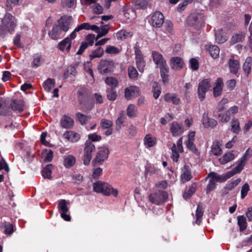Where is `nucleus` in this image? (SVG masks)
<instances>
[{
	"label": "nucleus",
	"instance_id": "obj_1",
	"mask_svg": "<svg viewBox=\"0 0 252 252\" xmlns=\"http://www.w3.org/2000/svg\"><path fill=\"white\" fill-rule=\"evenodd\" d=\"M93 186L94 191L97 193H101L106 196L111 195L115 197L118 196V190L106 182L98 181L94 183Z\"/></svg>",
	"mask_w": 252,
	"mask_h": 252
},
{
	"label": "nucleus",
	"instance_id": "obj_2",
	"mask_svg": "<svg viewBox=\"0 0 252 252\" xmlns=\"http://www.w3.org/2000/svg\"><path fill=\"white\" fill-rule=\"evenodd\" d=\"M168 198V193L164 191H159L151 193L148 196L149 200L153 204L160 205L166 202Z\"/></svg>",
	"mask_w": 252,
	"mask_h": 252
},
{
	"label": "nucleus",
	"instance_id": "obj_3",
	"mask_svg": "<svg viewBox=\"0 0 252 252\" xmlns=\"http://www.w3.org/2000/svg\"><path fill=\"white\" fill-rule=\"evenodd\" d=\"M2 27L10 32H12L16 27V20L10 13H6L1 20Z\"/></svg>",
	"mask_w": 252,
	"mask_h": 252
},
{
	"label": "nucleus",
	"instance_id": "obj_4",
	"mask_svg": "<svg viewBox=\"0 0 252 252\" xmlns=\"http://www.w3.org/2000/svg\"><path fill=\"white\" fill-rule=\"evenodd\" d=\"M115 66V63L112 60H101L97 66V69L101 74H105L113 71Z\"/></svg>",
	"mask_w": 252,
	"mask_h": 252
},
{
	"label": "nucleus",
	"instance_id": "obj_5",
	"mask_svg": "<svg viewBox=\"0 0 252 252\" xmlns=\"http://www.w3.org/2000/svg\"><path fill=\"white\" fill-rule=\"evenodd\" d=\"M95 150V145L90 140H87L85 143L84 149V164L89 165L92 158V153Z\"/></svg>",
	"mask_w": 252,
	"mask_h": 252
},
{
	"label": "nucleus",
	"instance_id": "obj_6",
	"mask_svg": "<svg viewBox=\"0 0 252 252\" xmlns=\"http://www.w3.org/2000/svg\"><path fill=\"white\" fill-rule=\"evenodd\" d=\"M69 203L64 199H62L59 201L58 209L61 214V217L65 221H70L71 217L67 213L69 211L67 207Z\"/></svg>",
	"mask_w": 252,
	"mask_h": 252
},
{
	"label": "nucleus",
	"instance_id": "obj_7",
	"mask_svg": "<svg viewBox=\"0 0 252 252\" xmlns=\"http://www.w3.org/2000/svg\"><path fill=\"white\" fill-rule=\"evenodd\" d=\"M73 23V19L70 16H62L58 21L57 26L65 33Z\"/></svg>",
	"mask_w": 252,
	"mask_h": 252
},
{
	"label": "nucleus",
	"instance_id": "obj_8",
	"mask_svg": "<svg viewBox=\"0 0 252 252\" xmlns=\"http://www.w3.org/2000/svg\"><path fill=\"white\" fill-rule=\"evenodd\" d=\"M134 48L137 67L140 72H143L145 66L146 62L139 47L136 45Z\"/></svg>",
	"mask_w": 252,
	"mask_h": 252
},
{
	"label": "nucleus",
	"instance_id": "obj_9",
	"mask_svg": "<svg viewBox=\"0 0 252 252\" xmlns=\"http://www.w3.org/2000/svg\"><path fill=\"white\" fill-rule=\"evenodd\" d=\"M188 22L189 25L194 26L195 28L199 29L203 25V16L200 13L192 14L189 17Z\"/></svg>",
	"mask_w": 252,
	"mask_h": 252
},
{
	"label": "nucleus",
	"instance_id": "obj_10",
	"mask_svg": "<svg viewBox=\"0 0 252 252\" xmlns=\"http://www.w3.org/2000/svg\"><path fill=\"white\" fill-rule=\"evenodd\" d=\"M210 80L208 79H203L200 82L198 88V94L200 100L202 101L205 97V94L210 87Z\"/></svg>",
	"mask_w": 252,
	"mask_h": 252
},
{
	"label": "nucleus",
	"instance_id": "obj_11",
	"mask_svg": "<svg viewBox=\"0 0 252 252\" xmlns=\"http://www.w3.org/2000/svg\"><path fill=\"white\" fill-rule=\"evenodd\" d=\"M109 154L108 147L102 146L99 148V151L94 158V161L99 164H102L104 160L107 159Z\"/></svg>",
	"mask_w": 252,
	"mask_h": 252
},
{
	"label": "nucleus",
	"instance_id": "obj_12",
	"mask_svg": "<svg viewBox=\"0 0 252 252\" xmlns=\"http://www.w3.org/2000/svg\"><path fill=\"white\" fill-rule=\"evenodd\" d=\"M140 93L139 88L136 86H130L125 89V97L127 100H131L137 97Z\"/></svg>",
	"mask_w": 252,
	"mask_h": 252
},
{
	"label": "nucleus",
	"instance_id": "obj_13",
	"mask_svg": "<svg viewBox=\"0 0 252 252\" xmlns=\"http://www.w3.org/2000/svg\"><path fill=\"white\" fill-rule=\"evenodd\" d=\"M164 22V16L159 11L154 13L152 16V24L154 27H160Z\"/></svg>",
	"mask_w": 252,
	"mask_h": 252
},
{
	"label": "nucleus",
	"instance_id": "obj_14",
	"mask_svg": "<svg viewBox=\"0 0 252 252\" xmlns=\"http://www.w3.org/2000/svg\"><path fill=\"white\" fill-rule=\"evenodd\" d=\"M170 130L173 136H179L184 132L183 125L177 122H173L170 126Z\"/></svg>",
	"mask_w": 252,
	"mask_h": 252
},
{
	"label": "nucleus",
	"instance_id": "obj_15",
	"mask_svg": "<svg viewBox=\"0 0 252 252\" xmlns=\"http://www.w3.org/2000/svg\"><path fill=\"white\" fill-rule=\"evenodd\" d=\"M63 136L64 139L71 143L77 142L81 138L79 133L71 130L65 132Z\"/></svg>",
	"mask_w": 252,
	"mask_h": 252
},
{
	"label": "nucleus",
	"instance_id": "obj_16",
	"mask_svg": "<svg viewBox=\"0 0 252 252\" xmlns=\"http://www.w3.org/2000/svg\"><path fill=\"white\" fill-rule=\"evenodd\" d=\"M65 34L57 25L54 26L52 30L48 32L49 36L53 40H57L61 38L64 36Z\"/></svg>",
	"mask_w": 252,
	"mask_h": 252
},
{
	"label": "nucleus",
	"instance_id": "obj_17",
	"mask_svg": "<svg viewBox=\"0 0 252 252\" xmlns=\"http://www.w3.org/2000/svg\"><path fill=\"white\" fill-rule=\"evenodd\" d=\"M152 56L154 63L159 67L167 65L165 60L162 55L158 51L152 52Z\"/></svg>",
	"mask_w": 252,
	"mask_h": 252
},
{
	"label": "nucleus",
	"instance_id": "obj_18",
	"mask_svg": "<svg viewBox=\"0 0 252 252\" xmlns=\"http://www.w3.org/2000/svg\"><path fill=\"white\" fill-rule=\"evenodd\" d=\"M202 124L206 128H214L217 125V122L214 119L209 118L207 114L204 113L202 118Z\"/></svg>",
	"mask_w": 252,
	"mask_h": 252
},
{
	"label": "nucleus",
	"instance_id": "obj_19",
	"mask_svg": "<svg viewBox=\"0 0 252 252\" xmlns=\"http://www.w3.org/2000/svg\"><path fill=\"white\" fill-rule=\"evenodd\" d=\"M245 161L242 162V160L240 159L238 164L232 170L226 173V178H230L236 174L240 173L244 169L245 165Z\"/></svg>",
	"mask_w": 252,
	"mask_h": 252
},
{
	"label": "nucleus",
	"instance_id": "obj_20",
	"mask_svg": "<svg viewBox=\"0 0 252 252\" xmlns=\"http://www.w3.org/2000/svg\"><path fill=\"white\" fill-rule=\"evenodd\" d=\"M71 46V41L68 38H65L58 44V48L62 51H67L68 52L70 50Z\"/></svg>",
	"mask_w": 252,
	"mask_h": 252
},
{
	"label": "nucleus",
	"instance_id": "obj_21",
	"mask_svg": "<svg viewBox=\"0 0 252 252\" xmlns=\"http://www.w3.org/2000/svg\"><path fill=\"white\" fill-rule=\"evenodd\" d=\"M61 124L63 128H71L74 125V120L71 118L64 115L61 120Z\"/></svg>",
	"mask_w": 252,
	"mask_h": 252
},
{
	"label": "nucleus",
	"instance_id": "obj_22",
	"mask_svg": "<svg viewBox=\"0 0 252 252\" xmlns=\"http://www.w3.org/2000/svg\"><path fill=\"white\" fill-rule=\"evenodd\" d=\"M229 68L231 73L236 74L240 68V63L237 60H234V57H232L229 61Z\"/></svg>",
	"mask_w": 252,
	"mask_h": 252
},
{
	"label": "nucleus",
	"instance_id": "obj_23",
	"mask_svg": "<svg viewBox=\"0 0 252 252\" xmlns=\"http://www.w3.org/2000/svg\"><path fill=\"white\" fill-rule=\"evenodd\" d=\"M157 138L152 136L151 134H147L144 139V144L146 148L154 147L157 144Z\"/></svg>",
	"mask_w": 252,
	"mask_h": 252
},
{
	"label": "nucleus",
	"instance_id": "obj_24",
	"mask_svg": "<svg viewBox=\"0 0 252 252\" xmlns=\"http://www.w3.org/2000/svg\"><path fill=\"white\" fill-rule=\"evenodd\" d=\"M208 178H210V180H212V181H214L215 183H216V182H224L228 179L226 178V174L223 176H220L214 172H210L208 175L206 180Z\"/></svg>",
	"mask_w": 252,
	"mask_h": 252
},
{
	"label": "nucleus",
	"instance_id": "obj_25",
	"mask_svg": "<svg viewBox=\"0 0 252 252\" xmlns=\"http://www.w3.org/2000/svg\"><path fill=\"white\" fill-rule=\"evenodd\" d=\"M76 162V158L71 155H68L64 156L63 163L64 166L69 168L72 167Z\"/></svg>",
	"mask_w": 252,
	"mask_h": 252
},
{
	"label": "nucleus",
	"instance_id": "obj_26",
	"mask_svg": "<svg viewBox=\"0 0 252 252\" xmlns=\"http://www.w3.org/2000/svg\"><path fill=\"white\" fill-rule=\"evenodd\" d=\"M171 64L173 69H178L183 67L184 61L180 57H173L171 59Z\"/></svg>",
	"mask_w": 252,
	"mask_h": 252
},
{
	"label": "nucleus",
	"instance_id": "obj_27",
	"mask_svg": "<svg viewBox=\"0 0 252 252\" xmlns=\"http://www.w3.org/2000/svg\"><path fill=\"white\" fill-rule=\"evenodd\" d=\"M11 107L14 111L21 112L24 110V101L21 100H14L11 103Z\"/></svg>",
	"mask_w": 252,
	"mask_h": 252
},
{
	"label": "nucleus",
	"instance_id": "obj_28",
	"mask_svg": "<svg viewBox=\"0 0 252 252\" xmlns=\"http://www.w3.org/2000/svg\"><path fill=\"white\" fill-rule=\"evenodd\" d=\"M44 62V59L42 56L39 54H36L33 55V61L31 64V66L36 68L40 66Z\"/></svg>",
	"mask_w": 252,
	"mask_h": 252
},
{
	"label": "nucleus",
	"instance_id": "obj_29",
	"mask_svg": "<svg viewBox=\"0 0 252 252\" xmlns=\"http://www.w3.org/2000/svg\"><path fill=\"white\" fill-rule=\"evenodd\" d=\"M223 82L221 78H218L216 82V86L214 88V95L217 97L221 94Z\"/></svg>",
	"mask_w": 252,
	"mask_h": 252
},
{
	"label": "nucleus",
	"instance_id": "obj_30",
	"mask_svg": "<svg viewBox=\"0 0 252 252\" xmlns=\"http://www.w3.org/2000/svg\"><path fill=\"white\" fill-rule=\"evenodd\" d=\"M164 99L166 102H172L176 105H178L180 103V99L177 97L175 94L167 93L164 95Z\"/></svg>",
	"mask_w": 252,
	"mask_h": 252
},
{
	"label": "nucleus",
	"instance_id": "obj_31",
	"mask_svg": "<svg viewBox=\"0 0 252 252\" xmlns=\"http://www.w3.org/2000/svg\"><path fill=\"white\" fill-rule=\"evenodd\" d=\"M159 68L160 71V76L162 78V82L164 84H165L168 82L169 68L167 65H166Z\"/></svg>",
	"mask_w": 252,
	"mask_h": 252
},
{
	"label": "nucleus",
	"instance_id": "obj_32",
	"mask_svg": "<svg viewBox=\"0 0 252 252\" xmlns=\"http://www.w3.org/2000/svg\"><path fill=\"white\" fill-rule=\"evenodd\" d=\"M216 40L219 43H222L227 39V36L224 34L222 29L218 30L215 32Z\"/></svg>",
	"mask_w": 252,
	"mask_h": 252
},
{
	"label": "nucleus",
	"instance_id": "obj_33",
	"mask_svg": "<svg viewBox=\"0 0 252 252\" xmlns=\"http://www.w3.org/2000/svg\"><path fill=\"white\" fill-rule=\"evenodd\" d=\"M231 130L234 133L238 134L241 130L239 121L238 119H234L231 123Z\"/></svg>",
	"mask_w": 252,
	"mask_h": 252
},
{
	"label": "nucleus",
	"instance_id": "obj_34",
	"mask_svg": "<svg viewBox=\"0 0 252 252\" xmlns=\"http://www.w3.org/2000/svg\"><path fill=\"white\" fill-rule=\"evenodd\" d=\"M105 83L110 86V89H114L118 85V81L113 77H107L105 79Z\"/></svg>",
	"mask_w": 252,
	"mask_h": 252
},
{
	"label": "nucleus",
	"instance_id": "obj_35",
	"mask_svg": "<svg viewBox=\"0 0 252 252\" xmlns=\"http://www.w3.org/2000/svg\"><path fill=\"white\" fill-rule=\"evenodd\" d=\"M55 85V80L51 78H48L44 81L43 86L45 91L47 92H50L51 90L54 87Z\"/></svg>",
	"mask_w": 252,
	"mask_h": 252
},
{
	"label": "nucleus",
	"instance_id": "obj_36",
	"mask_svg": "<svg viewBox=\"0 0 252 252\" xmlns=\"http://www.w3.org/2000/svg\"><path fill=\"white\" fill-rule=\"evenodd\" d=\"M245 38V35L242 32L234 34L230 40L231 44H234L238 42H242Z\"/></svg>",
	"mask_w": 252,
	"mask_h": 252
},
{
	"label": "nucleus",
	"instance_id": "obj_37",
	"mask_svg": "<svg viewBox=\"0 0 252 252\" xmlns=\"http://www.w3.org/2000/svg\"><path fill=\"white\" fill-rule=\"evenodd\" d=\"M186 145L187 148L193 153H194L195 155H199L200 153L197 149L195 144L194 143V141H187L186 142Z\"/></svg>",
	"mask_w": 252,
	"mask_h": 252
},
{
	"label": "nucleus",
	"instance_id": "obj_38",
	"mask_svg": "<svg viewBox=\"0 0 252 252\" xmlns=\"http://www.w3.org/2000/svg\"><path fill=\"white\" fill-rule=\"evenodd\" d=\"M238 224L241 231H244L247 226L246 219L244 216H239L237 217Z\"/></svg>",
	"mask_w": 252,
	"mask_h": 252
},
{
	"label": "nucleus",
	"instance_id": "obj_39",
	"mask_svg": "<svg viewBox=\"0 0 252 252\" xmlns=\"http://www.w3.org/2000/svg\"><path fill=\"white\" fill-rule=\"evenodd\" d=\"M203 215V207L201 205L198 204L195 213L196 223L197 224H199L200 223Z\"/></svg>",
	"mask_w": 252,
	"mask_h": 252
},
{
	"label": "nucleus",
	"instance_id": "obj_40",
	"mask_svg": "<svg viewBox=\"0 0 252 252\" xmlns=\"http://www.w3.org/2000/svg\"><path fill=\"white\" fill-rule=\"evenodd\" d=\"M76 117L77 120L80 122L82 125H85L91 119L90 116H87L79 112L76 114Z\"/></svg>",
	"mask_w": 252,
	"mask_h": 252
},
{
	"label": "nucleus",
	"instance_id": "obj_41",
	"mask_svg": "<svg viewBox=\"0 0 252 252\" xmlns=\"http://www.w3.org/2000/svg\"><path fill=\"white\" fill-rule=\"evenodd\" d=\"M252 58L248 57L246 58L245 62L243 64V69L248 76L251 71Z\"/></svg>",
	"mask_w": 252,
	"mask_h": 252
},
{
	"label": "nucleus",
	"instance_id": "obj_42",
	"mask_svg": "<svg viewBox=\"0 0 252 252\" xmlns=\"http://www.w3.org/2000/svg\"><path fill=\"white\" fill-rule=\"evenodd\" d=\"M132 34L130 32H128L125 30H122L118 32L116 34L117 39L123 40L126 38L131 37Z\"/></svg>",
	"mask_w": 252,
	"mask_h": 252
},
{
	"label": "nucleus",
	"instance_id": "obj_43",
	"mask_svg": "<svg viewBox=\"0 0 252 252\" xmlns=\"http://www.w3.org/2000/svg\"><path fill=\"white\" fill-rule=\"evenodd\" d=\"M104 53V50L101 47H98L96 50L93 51L90 55L89 57L91 60L95 58H100L102 56Z\"/></svg>",
	"mask_w": 252,
	"mask_h": 252
},
{
	"label": "nucleus",
	"instance_id": "obj_44",
	"mask_svg": "<svg viewBox=\"0 0 252 252\" xmlns=\"http://www.w3.org/2000/svg\"><path fill=\"white\" fill-rule=\"evenodd\" d=\"M234 158V155L232 153H227L223 155L222 158L220 159V162L221 164H225Z\"/></svg>",
	"mask_w": 252,
	"mask_h": 252
},
{
	"label": "nucleus",
	"instance_id": "obj_45",
	"mask_svg": "<svg viewBox=\"0 0 252 252\" xmlns=\"http://www.w3.org/2000/svg\"><path fill=\"white\" fill-rule=\"evenodd\" d=\"M53 166L50 164L47 165L42 171V175L44 178L50 179L51 177Z\"/></svg>",
	"mask_w": 252,
	"mask_h": 252
},
{
	"label": "nucleus",
	"instance_id": "obj_46",
	"mask_svg": "<svg viewBox=\"0 0 252 252\" xmlns=\"http://www.w3.org/2000/svg\"><path fill=\"white\" fill-rule=\"evenodd\" d=\"M121 51V49L112 45H107L105 49V52L108 54H118Z\"/></svg>",
	"mask_w": 252,
	"mask_h": 252
},
{
	"label": "nucleus",
	"instance_id": "obj_47",
	"mask_svg": "<svg viewBox=\"0 0 252 252\" xmlns=\"http://www.w3.org/2000/svg\"><path fill=\"white\" fill-rule=\"evenodd\" d=\"M209 51L211 56L214 59L219 57L220 49L217 45H211L210 46Z\"/></svg>",
	"mask_w": 252,
	"mask_h": 252
},
{
	"label": "nucleus",
	"instance_id": "obj_48",
	"mask_svg": "<svg viewBox=\"0 0 252 252\" xmlns=\"http://www.w3.org/2000/svg\"><path fill=\"white\" fill-rule=\"evenodd\" d=\"M153 96L155 99H157L161 94L160 87L156 82H154L153 84Z\"/></svg>",
	"mask_w": 252,
	"mask_h": 252
},
{
	"label": "nucleus",
	"instance_id": "obj_49",
	"mask_svg": "<svg viewBox=\"0 0 252 252\" xmlns=\"http://www.w3.org/2000/svg\"><path fill=\"white\" fill-rule=\"evenodd\" d=\"M137 109L136 107L133 104H130L128 105L126 109L127 115L130 118L134 117L136 116Z\"/></svg>",
	"mask_w": 252,
	"mask_h": 252
},
{
	"label": "nucleus",
	"instance_id": "obj_50",
	"mask_svg": "<svg viewBox=\"0 0 252 252\" xmlns=\"http://www.w3.org/2000/svg\"><path fill=\"white\" fill-rule=\"evenodd\" d=\"M211 152L215 156H219L221 154L222 150L219 145V142L214 143L211 147Z\"/></svg>",
	"mask_w": 252,
	"mask_h": 252
},
{
	"label": "nucleus",
	"instance_id": "obj_51",
	"mask_svg": "<svg viewBox=\"0 0 252 252\" xmlns=\"http://www.w3.org/2000/svg\"><path fill=\"white\" fill-rule=\"evenodd\" d=\"M132 1L139 8L145 9L147 7L149 0H132Z\"/></svg>",
	"mask_w": 252,
	"mask_h": 252
},
{
	"label": "nucleus",
	"instance_id": "obj_52",
	"mask_svg": "<svg viewBox=\"0 0 252 252\" xmlns=\"http://www.w3.org/2000/svg\"><path fill=\"white\" fill-rule=\"evenodd\" d=\"M109 30V27H108V25H105L104 26H103L102 27L99 28V32H98L97 36H96V39H98L99 38L105 35L108 32V31Z\"/></svg>",
	"mask_w": 252,
	"mask_h": 252
},
{
	"label": "nucleus",
	"instance_id": "obj_53",
	"mask_svg": "<svg viewBox=\"0 0 252 252\" xmlns=\"http://www.w3.org/2000/svg\"><path fill=\"white\" fill-rule=\"evenodd\" d=\"M241 179L240 178H238L235 180L231 181L226 185L225 187V189L227 190H232L241 182Z\"/></svg>",
	"mask_w": 252,
	"mask_h": 252
},
{
	"label": "nucleus",
	"instance_id": "obj_54",
	"mask_svg": "<svg viewBox=\"0 0 252 252\" xmlns=\"http://www.w3.org/2000/svg\"><path fill=\"white\" fill-rule=\"evenodd\" d=\"M76 2V0H62L61 4L63 7L72 8Z\"/></svg>",
	"mask_w": 252,
	"mask_h": 252
},
{
	"label": "nucleus",
	"instance_id": "obj_55",
	"mask_svg": "<svg viewBox=\"0 0 252 252\" xmlns=\"http://www.w3.org/2000/svg\"><path fill=\"white\" fill-rule=\"evenodd\" d=\"M128 74L130 78L136 79L138 76V72L134 67L130 66L128 68Z\"/></svg>",
	"mask_w": 252,
	"mask_h": 252
},
{
	"label": "nucleus",
	"instance_id": "obj_56",
	"mask_svg": "<svg viewBox=\"0 0 252 252\" xmlns=\"http://www.w3.org/2000/svg\"><path fill=\"white\" fill-rule=\"evenodd\" d=\"M107 97L110 100H115L117 96L116 92L112 89H109L107 90Z\"/></svg>",
	"mask_w": 252,
	"mask_h": 252
},
{
	"label": "nucleus",
	"instance_id": "obj_57",
	"mask_svg": "<svg viewBox=\"0 0 252 252\" xmlns=\"http://www.w3.org/2000/svg\"><path fill=\"white\" fill-rule=\"evenodd\" d=\"M4 233L11 235L14 231L13 226L9 222H6L4 224Z\"/></svg>",
	"mask_w": 252,
	"mask_h": 252
},
{
	"label": "nucleus",
	"instance_id": "obj_58",
	"mask_svg": "<svg viewBox=\"0 0 252 252\" xmlns=\"http://www.w3.org/2000/svg\"><path fill=\"white\" fill-rule=\"evenodd\" d=\"M250 190V187L248 183H245L242 187L241 190V198L243 199Z\"/></svg>",
	"mask_w": 252,
	"mask_h": 252
},
{
	"label": "nucleus",
	"instance_id": "obj_59",
	"mask_svg": "<svg viewBox=\"0 0 252 252\" xmlns=\"http://www.w3.org/2000/svg\"><path fill=\"white\" fill-rule=\"evenodd\" d=\"M113 123L111 121L105 119H102L100 122V125L102 128L105 129L112 127Z\"/></svg>",
	"mask_w": 252,
	"mask_h": 252
},
{
	"label": "nucleus",
	"instance_id": "obj_60",
	"mask_svg": "<svg viewBox=\"0 0 252 252\" xmlns=\"http://www.w3.org/2000/svg\"><path fill=\"white\" fill-rule=\"evenodd\" d=\"M192 178V176L190 172L187 169L186 170L184 171L183 173L182 174L181 176L182 180L183 182H187L189 181Z\"/></svg>",
	"mask_w": 252,
	"mask_h": 252
},
{
	"label": "nucleus",
	"instance_id": "obj_61",
	"mask_svg": "<svg viewBox=\"0 0 252 252\" xmlns=\"http://www.w3.org/2000/svg\"><path fill=\"white\" fill-rule=\"evenodd\" d=\"M102 173V169L100 167H97L94 169L93 171L92 177L94 179H97Z\"/></svg>",
	"mask_w": 252,
	"mask_h": 252
},
{
	"label": "nucleus",
	"instance_id": "obj_62",
	"mask_svg": "<svg viewBox=\"0 0 252 252\" xmlns=\"http://www.w3.org/2000/svg\"><path fill=\"white\" fill-rule=\"evenodd\" d=\"M164 27L166 31L169 33H171L173 31V25L170 21H165Z\"/></svg>",
	"mask_w": 252,
	"mask_h": 252
},
{
	"label": "nucleus",
	"instance_id": "obj_63",
	"mask_svg": "<svg viewBox=\"0 0 252 252\" xmlns=\"http://www.w3.org/2000/svg\"><path fill=\"white\" fill-rule=\"evenodd\" d=\"M231 115L229 113H228V112L227 111L225 114H220L219 117L220 118V121L221 122H228L231 117Z\"/></svg>",
	"mask_w": 252,
	"mask_h": 252
},
{
	"label": "nucleus",
	"instance_id": "obj_64",
	"mask_svg": "<svg viewBox=\"0 0 252 252\" xmlns=\"http://www.w3.org/2000/svg\"><path fill=\"white\" fill-rule=\"evenodd\" d=\"M88 138L92 142L99 141L101 139V136L97 134L96 133L90 134L88 135Z\"/></svg>",
	"mask_w": 252,
	"mask_h": 252
}]
</instances>
